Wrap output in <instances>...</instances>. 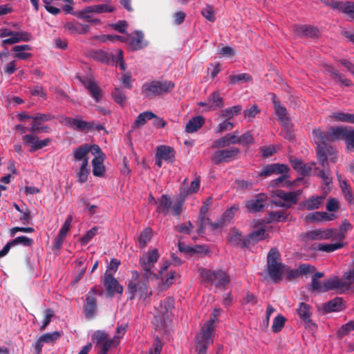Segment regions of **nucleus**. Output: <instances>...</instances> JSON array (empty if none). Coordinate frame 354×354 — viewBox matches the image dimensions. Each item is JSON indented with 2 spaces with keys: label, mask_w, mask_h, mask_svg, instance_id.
<instances>
[{
  "label": "nucleus",
  "mask_w": 354,
  "mask_h": 354,
  "mask_svg": "<svg viewBox=\"0 0 354 354\" xmlns=\"http://www.w3.org/2000/svg\"><path fill=\"white\" fill-rule=\"evenodd\" d=\"M350 131L343 127H332L328 131L322 132L320 129H315L313 131L315 142L317 144V156L322 169L314 167L313 175L320 177L323 183L328 186L333 180L331 171L328 166V157L335 153L333 148L328 145V142L336 140L344 139L346 143L348 149H350L348 136Z\"/></svg>",
  "instance_id": "f257e3e1"
},
{
  "label": "nucleus",
  "mask_w": 354,
  "mask_h": 354,
  "mask_svg": "<svg viewBox=\"0 0 354 354\" xmlns=\"http://www.w3.org/2000/svg\"><path fill=\"white\" fill-rule=\"evenodd\" d=\"M281 254L276 248L270 250L267 257V271L271 279L277 283L281 280L286 266L281 261Z\"/></svg>",
  "instance_id": "f03ea898"
},
{
  "label": "nucleus",
  "mask_w": 354,
  "mask_h": 354,
  "mask_svg": "<svg viewBox=\"0 0 354 354\" xmlns=\"http://www.w3.org/2000/svg\"><path fill=\"white\" fill-rule=\"evenodd\" d=\"M201 274L203 281L210 282L220 288H224L230 281V276L222 270H210L203 269Z\"/></svg>",
  "instance_id": "7ed1b4c3"
},
{
  "label": "nucleus",
  "mask_w": 354,
  "mask_h": 354,
  "mask_svg": "<svg viewBox=\"0 0 354 354\" xmlns=\"http://www.w3.org/2000/svg\"><path fill=\"white\" fill-rule=\"evenodd\" d=\"M97 295H101L97 286H93L86 295L85 304L84 305V313L86 319H92L97 311Z\"/></svg>",
  "instance_id": "20e7f679"
},
{
  "label": "nucleus",
  "mask_w": 354,
  "mask_h": 354,
  "mask_svg": "<svg viewBox=\"0 0 354 354\" xmlns=\"http://www.w3.org/2000/svg\"><path fill=\"white\" fill-rule=\"evenodd\" d=\"M159 258V253L157 249H150L146 254L141 257L139 259V263L144 270V276L145 278H151L152 275L155 276V273L151 271L155 263Z\"/></svg>",
  "instance_id": "39448f33"
},
{
  "label": "nucleus",
  "mask_w": 354,
  "mask_h": 354,
  "mask_svg": "<svg viewBox=\"0 0 354 354\" xmlns=\"http://www.w3.org/2000/svg\"><path fill=\"white\" fill-rule=\"evenodd\" d=\"M138 274L136 277L130 280L128 283L127 293L129 295V299H133L138 294L140 297H147L148 293L147 284L145 280H138Z\"/></svg>",
  "instance_id": "423d86ee"
},
{
  "label": "nucleus",
  "mask_w": 354,
  "mask_h": 354,
  "mask_svg": "<svg viewBox=\"0 0 354 354\" xmlns=\"http://www.w3.org/2000/svg\"><path fill=\"white\" fill-rule=\"evenodd\" d=\"M240 154L239 148L233 147L230 149L216 151L212 156L211 160L215 165H220L223 162H230L236 160Z\"/></svg>",
  "instance_id": "0eeeda50"
},
{
  "label": "nucleus",
  "mask_w": 354,
  "mask_h": 354,
  "mask_svg": "<svg viewBox=\"0 0 354 354\" xmlns=\"http://www.w3.org/2000/svg\"><path fill=\"white\" fill-rule=\"evenodd\" d=\"M115 10V8L106 4H99L91 6L86 7L82 10H79L73 15H75L80 19H84L88 22H96L98 20H91V17L87 14L91 12L103 13V12H112Z\"/></svg>",
  "instance_id": "6e6552de"
},
{
  "label": "nucleus",
  "mask_w": 354,
  "mask_h": 354,
  "mask_svg": "<svg viewBox=\"0 0 354 354\" xmlns=\"http://www.w3.org/2000/svg\"><path fill=\"white\" fill-rule=\"evenodd\" d=\"M59 121L61 124L78 131H91L94 127V122H86L66 116H61Z\"/></svg>",
  "instance_id": "1a4fd4ad"
},
{
  "label": "nucleus",
  "mask_w": 354,
  "mask_h": 354,
  "mask_svg": "<svg viewBox=\"0 0 354 354\" xmlns=\"http://www.w3.org/2000/svg\"><path fill=\"white\" fill-rule=\"evenodd\" d=\"M343 283L337 277L328 279L323 283L319 282L317 279H312L311 288L312 291H318L320 292H327L330 290H339V287Z\"/></svg>",
  "instance_id": "9d476101"
},
{
  "label": "nucleus",
  "mask_w": 354,
  "mask_h": 354,
  "mask_svg": "<svg viewBox=\"0 0 354 354\" xmlns=\"http://www.w3.org/2000/svg\"><path fill=\"white\" fill-rule=\"evenodd\" d=\"M197 104L204 109L202 112L216 110L224 106L223 98L218 91H214L205 102H199Z\"/></svg>",
  "instance_id": "9b49d317"
},
{
  "label": "nucleus",
  "mask_w": 354,
  "mask_h": 354,
  "mask_svg": "<svg viewBox=\"0 0 354 354\" xmlns=\"http://www.w3.org/2000/svg\"><path fill=\"white\" fill-rule=\"evenodd\" d=\"M101 282L104 284L109 297H112L115 293L122 294L123 287L113 276L104 274Z\"/></svg>",
  "instance_id": "f8f14e48"
},
{
  "label": "nucleus",
  "mask_w": 354,
  "mask_h": 354,
  "mask_svg": "<svg viewBox=\"0 0 354 354\" xmlns=\"http://www.w3.org/2000/svg\"><path fill=\"white\" fill-rule=\"evenodd\" d=\"M268 201L266 194L260 193L255 196L254 199L245 202V208L249 213H258L263 209Z\"/></svg>",
  "instance_id": "ddd939ff"
},
{
  "label": "nucleus",
  "mask_w": 354,
  "mask_h": 354,
  "mask_svg": "<svg viewBox=\"0 0 354 354\" xmlns=\"http://www.w3.org/2000/svg\"><path fill=\"white\" fill-rule=\"evenodd\" d=\"M215 329L214 319H209L203 326L199 334L198 339V346L201 347L202 345H205L212 342V337Z\"/></svg>",
  "instance_id": "4468645a"
},
{
  "label": "nucleus",
  "mask_w": 354,
  "mask_h": 354,
  "mask_svg": "<svg viewBox=\"0 0 354 354\" xmlns=\"http://www.w3.org/2000/svg\"><path fill=\"white\" fill-rule=\"evenodd\" d=\"M273 95V104H274V108L275 114L277 117V121L279 123L285 127H288L290 124V118L288 115V111L286 108L281 104V103L279 101H277L274 100L275 95L274 93H272Z\"/></svg>",
  "instance_id": "2eb2a0df"
},
{
  "label": "nucleus",
  "mask_w": 354,
  "mask_h": 354,
  "mask_svg": "<svg viewBox=\"0 0 354 354\" xmlns=\"http://www.w3.org/2000/svg\"><path fill=\"white\" fill-rule=\"evenodd\" d=\"M297 313L301 319H302L306 324V328L310 330H315L316 328V325L313 322L311 319V312H310V306L304 303L301 302L299 305V307L297 309Z\"/></svg>",
  "instance_id": "dca6fc26"
},
{
  "label": "nucleus",
  "mask_w": 354,
  "mask_h": 354,
  "mask_svg": "<svg viewBox=\"0 0 354 354\" xmlns=\"http://www.w3.org/2000/svg\"><path fill=\"white\" fill-rule=\"evenodd\" d=\"M290 168L288 165L280 163H272L266 165L259 174V176L267 177L272 174L288 173Z\"/></svg>",
  "instance_id": "f3484780"
},
{
  "label": "nucleus",
  "mask_w": 354,
  "mask_h": 354,
  "mask_svg": "<svg viewBox=\"0 0 354 354\" xmlns=\"http://www.w3.org/2000/svg\"><path fill=\"white\" fill-rule=\"evenodd\" d=\"M301 194V191L299 189L289 192L281 189L275 192V195L282 199L287 204V208H290L293 205L297 204L299 201V196Z\"/></svg>",
  "instance_id": "a211bd4d"
},
{
  "label": "nucleus",
  "mask_w": 354,
  "mask_h": 354,
  "mask_svg": "<svg viewBox=\"0 0 354 354\" xmlns=\"http://www.w3.org/2000/svg\"><path fill=\"white\" fill-rule=\"evenodd\" d=\"M228 242L233 246L241 248H248V239H244L241 233L235 227L230 229L228 233Z\"/></svg>",
  "instance_id": "6ab92c4d"
},
{
  "label": "nucleus",
  "mask_w": 354,
  "mask_h": 354,
  "mask_svg": "<svg viewBox=\"0 0 354 354\" xmlns=\"http://www.w3.org/2000/svg\"><path fill=\"white\" fill-rule=\"evenodd\" d=\"M136 36H128L126 39V44L130 46L133 50H138L147 46V42L144 41V35L141 31L136 30Z\"/></svg>",
  "instance_id": "aec40b11"
},
{
  "label": "nucleus",
  "mask_w": 354,
  "mask_h": 354,
  "mask_svg": "<svg viewBox=\"0 0 354 354\" xmlns=\"http://www.w3.org/2000/svg\"><path fill=\"white\" fill-rule=\"evenodd\" d=\"M344 301L341 297H335L333 299L324 304L322 310L324 313L340 312L345 309Z\"/></svg>",
  "instance_id": "412c9836"
},
{
  "label": "nucleus",
  "mask_w": 354,
  "mask_h": 354,
  "mask_svg": "<svg viewBox=\"0 0 354 354\" xmlns=\"http://www.w3.org/2000/svg\"><path fill=\"white\" fill-rule=\"evenodd\" d=\"M292 168L302 176H307L313 171V166H315V162H313L310 165H307L300 159L291 157L290 158Z\"/></svg>",
  "instance_id": "4be33fe9"
},
{
  "label": "nucleus",
  "mask_w": 354,
  "mask_h": 354,
  "mask_svg": "<svg viewBox=\"0 0 354 354\" xmlns=\"http://www.w3.org/2000/svg\"><path fill=\"white\" fill-rule=\"evenodd\" d=\"M295 33L300 37L315 38L318 37L319 31L315 26H299L295 28Z\"/></svg>",
  "instance_id": "5701e85b"
},
{
  "label": "nucleus",
  "mask_w": 354,
  "mask_h": 354,
  "mask_svg": "<svg viewBox=\"0 0 354 354\" xmlns=\"http://www.w3.org/2000/svg\"><path fill=\"white\" fill-rule=\"evenodd\" d=\"M155 203L158 205L156 212L159 214L167 215L171 206V197L167 194H163L159 198Z\"/></svg>",
  "instance_id": "b1692460"
},
{
  "label": "nucleus",
  "mask_w": 354,
  "mask_h": 354,
  "mask_svg": "<svg viewBox=\"0 0 354 354\" xmlns=\"http://www.w3.org/2000/svg\"><path fill=\"white\" fill-rule=\"evenodd\" d=\"M156 157L166 161L173 162L175 158V151L172 147L160 145L157 147Z\"/></svg>",
  "instance_id": "393cba45"
},
{
  "label": "nucleus",
  "mask_w": 354,
  "mask_h": 354,
  "mask_svg": "<svg viewBox=\"0 0 354 354\" xmlns=\"http://www.w3.org/2000/svg\"><path fill=\"white\" fill-rule=\"evenodd\" d=\"M23 140L24 142L31 145L32 150L35 151L41 149L48 145L50 140L46 138L43 140L36 139L35 137L32 134H28L24 136Z\"/></svg>",
  "instance_id": "a878e982"
},
{
  "label": "nucleus",
  "mask_w": 354,
  "mask_h": 354,
  "mask_svg": "<svg viewBox=\"0 0 354 354\" xmlns=\"http://www.w3.org/2000/svg\"><path fill=\"white\" fill-rule=\"evenodd\" d=\"M325 70L330 74V75L333 77V79L341 83V86H351V81L348 79L344 78V75L340 74L337 69H335L333 66L328 64L324 65Z\"/></svg>",
  "instance_id": "bb28decb"
},
{
  "label": "nucleus",
  "mask_w": 354,
  "mask_h": 354,
  "mask_svg": "<svg viewBox=\"0 0 354 354\" xmlns=\"http://www.w3.org/2000/svg\"><path fill=\"white\" fill-rule=\"evenodd\" d=\"M156 117V114L151 111H144L140 113L132 124L133 129H139L146 124L148 120Z\"/></svg>",
  "instance_id": "cd10ccee"
},
{
  "label": "nucleus",
  "mask_w": 354,
  "mask_h": 354,
  "mask_svg": "<svg viewBox=\"0 0 354 354\" xmlns=\"http://www.w3.org/2000/svg\"><path fill=\"white\" fill-rule=\"evenodd\" d=\"M324 197L317 196L312 197L309 199L302 202L300 204L301 208L306 210H314L319 207L320 205L323 203Z\"/></svg>",
  "instance_id": "c85d7f7f"
},
{
  "label": "nucleus",
  "mask_w": 354,
  "mask_h": 354,
  "mask_svg": "<svg viewBox=\"0 0 354 354\" xmlns=\"http://www.w3.org/2000/svg\"><path fill=\"white\" fill-rule=\"evenodd\" d=\"M204 122L205 119L203 116L198 115L194 117L187 123L185 130L187 133H194L201 129Z\"/></svg>",
  "instance_id": "c756f323"
},
{
  "label": "nucleus",
  "mask_w": 354,
  "mask_h": 354,
  "mask_svg": "<svg viewBox=\"0 0 354 354\" xmlns=\"http://www.w3.org/2000/svg\"><path fill=\"white\" fill-rule=\"evenodd\" d=\"M104 158L95 156L92 160L93 174L97 177H102L105 173V167L103 165Z\"/></svg>",
  "instance_id": "7c9ffc66"
},
{
  "label": "nucleus",
  "mask_w": 354,
  "mask_h": 354,
  "mask_svg": "<svg viewBox=\"0 0 354 354\" xmlns=\"http://www.w3.org/2000/svg\"><path fill=\"white\" fill-rule=\"evenodd\" d=\"M89 148L90 147H88L86 144H85L75 149L73 151L75 160H82V162H84L85 160H86L88 162Z\"/></svg>",
  "instance_id": "2f4dec72"
},
{
  "label": "nucleus",
  "mask_w": 354,
  "mask_h": 354,
  "mask_svg": "<svg viewBox=\"0 0 354 354\" xmlns=\"http://www.w3.org/2000/svg\"><path fill=\"white\" fill-rule=\"evenodd\" d=\"M65 28L73 34H86L89 30V26L80 23L67 22Z\"/></svg>",
  "instance_id": "473e14b6"
},
{
  "label": "nucleus",
  "mask_w": 354,
  "mask_h": 354,
  "mask_svg": "<svg viewBox=\"0 0 354 354\" xmlns=\"http://www.w3.org/2000/svg\"><path fill=\"white\" fill-rule=\"evenodd\" d=\"M337 11L347 15L354 20V1H339Z\"/></svg>",
  "instance_id": "72a5a7b5"
},
{
  "label": "nucleus",
  "mask_w": 354,
  "mask_h": 354,
  "mask_svg": "<svg viewBox=\"0 0 354 354\" xmlns=\"http://www.w3.org/2000/svg\"><path fill=\"white\" fill-rule=\"evenodd\" d=\"M153 236V230L151 227L144 229L138 239L139 247L144 248Z\"/></svg>",
  "instance_id": "f704fd0d"
},
{
  "label": "nucleus",
  "mask_w": 354,
  "mask_h": 354,
  "mask_svg": "<svg viewBox=\"0 0 354 354\" xmlns=\"http://www.w3.org/2000/svg\"><path fill=\"white\" fill-rule=\"evenodd\" d=\"M242 111V106L241 105H235L232 107H229L223 109L221 112V115L223 118L230 120L234 115H239Z\"/></svg>",
  "instance_id": "c9c22d12"
},
{
  "label": "nucleus",
  "mask_w": 354,
  "mask_h": 354,
  "mask_svg": "<svg viewBox=\"0 0 354 354\" xmlns=\"http://www.w3.org/2000/svg\"><path fill=\"white\" fill-rule=\"evenodd\" d=\"M268 235V234L266 233L265 229L263 227L255 230L248 235V244L250 243V241L258 242L259 241L263 240L266 238Z\"/></svg>",
  "instance_id": "e433bc0d"
},
{
  "label": "nucleus",
  "mask_w": 354,
  "mask_h": 354,
  "mask_svg": "<svg viewBox=\"0 0 354 354\" xmlns=\"http://www.w3.org/2000/svg\"><path fill=\"white\" fill-rule=\"evenodd\" d=\"M252 81V77L249 73H240L229 76L230 84H239L241 82H249Z\"/></svg>",
  "instance_id": "4c0bfd02"
},
{
  "label": "nucleus",
  "mask_w": 354,
  "mask_h": 354,
  "mask_svg": "<svg viewBox=\"0 0 354 354\" xmlns=\"http://www.w3.org/2000/svg\"><path fill=\"white\" fill-rule=\"evenodd\" d=\"M331 118L335 119V120L340 121L342 122L354 124V114L342 112H335L331 115Z\"/></svg>",
  "instance_id": "58836bf2"
},
{
  "label": "nucleus",
  "mask_w": 354,
  "mask_h": 354,
  "mask_svg": "<svg viewBox=\"0 0 354 354\" xmlns=\"http://www.w3.org/2000/svg\"><path fill=\"white\" fill-rule=\"evenodd\" d=\"M169 90H142L141 95L144 98L153 99L156 97H164Z\"/></svg>",
  "instance_id": "ea45409f"
},
{
  "label": "nucleus",
  "mask_w": 354,
  "mask_h": 354,
  "mask_svg": "<svg viewBox=\"0 0 354 354\" xmlns=\"http://www.w3.org/2000/svg\"><path fill=\"white\" fill-rule=\"evenodd\" d=\"M260 113L261 109L257 104H254L244 110V118L248 121H252Z\"/></svg>",
  "instance_id": "a19ab883"
},
{
  "label": "nucleus",
  "mask_w": 354,
  "mask_h": 354,
  "mask_svg": "<svg viewBox=\"0 0 354 354\" xmlns=\"http://www.w3.org/2000/svg\"><path fill=\"white\" fill-rule=\"evenodd\" d=\"M88 162L85 160L84 162L82 163L80 170L77 173V180L80 183H83L87 181L88 176L89 174V169H88Z\"/></svg>",
  "instance_id": "79ce46f5"
},
{
  "label": "nucleus",
  "mask_w": 354,
  "mask_h": 354,
  "mask_svg": "<svg viewBox=\"0 0 354 354\" xmlns=\"http://www.w3.org/2000/svg\"><path fill=\"white\" fill-rule=\"evenodd\" d=\"M339 281L342 282V286L339 287V289L346 288L348 290L351 284L354 283V273L349 270L344 274L343 278L339 279Z\"/></svg>",
  "instance_id": "37998d69"
},
{
  "label": "nucleus",
  "mask_w": 354,
  "mask_h": 354,
  "mask_svg": "<svg viewBox=\"0 0 354 354\" xmlns=\"http://www.w3.org/2000/svg\"><path fill=\"white\" fill-rule=\"evenodd\" d=\"M344 244L341 243H319L317 248L320 251L331 252L343 248Z\"/></svg>",
  "instance_id": "c03bdc74"
},
{
  "label": "nucleus",
  "mask_w": 354,
  "mask_h": 354,
  "mask_svg": "<svg viewBox=\"0 0 354 354\" xmlns=\"http://www.w3.org/2000/svg\"><path fill=\"white\" fill-rule=\"evenodd\" d=\"M174 86H175L174 83H173L172 82L153 81L146 88H152V89L173 88L174 87Z\"/></svg>",
  "instance_id": "a18cd8bd"
},
{
  "label": "nucleus",
  "mask_w": 354,
  "mask_h": 354,
  "mask_svg": "<svg viewBox=\"0 0 354 354\" xmlns=\"http://www.w3.org/2000/svg\"><path fill=\"white\" fill-rule=\"evenodd\" d=\"M92 340L96 343L97 345L102 344L106 342L111 341L109 339V335L106 333L102 330H97L92 335Z\"/></svg>",
  "instance_id": "49530a36"
},
{
  "label": "nucleus",
  "mask_w": 354,
  "mask_h": 354,
  "mask_svg": "<svg viewBox=\"0 0 354 354\" xmlns=\"http://www.w3.org/2000/svg\"><path fill=\"white\" fill-rule=\"evenodd\" d=\"M92 57L99 62L109 63L111 55L102 50H97L92 52Z\"/></svg>",
  "instance_id": "de8ad7c7"
},
{
  "label": "nucleus",
  "mask_w": 354,
  "mask_h": 354,
  "mask_svg": "<svg viewBox=\"0 0 354 354\" xmlns=\"http://www.w3.org/2000/svg\"><path fill=\"white\" fill-rule=\"evenodd\" d=\"M238 209L239 205H234L230 208L225 210L221 218L222 222H223L224 224L227 222H229L231 219L234 218V214L238 211Z\"/></svg>",
  "instance_id": "09e8293b"
},
{
  "label": "nucleus",
  "mask_w": 354,
  "mask_h": 354,
  "mask_svg": "<svg viewBox=\"0 0 354 354\" xmlns=\"http://www.w3.org/2000/svg\"><path fill=\"white\" fill-rule=\"evenodd\" d=\"M269 218L274 222L285 221L288 215L282 210L272 211L268 213Z\"/></svg>",
  "instance_id": "8fccbe9b"
},
{
  "label": "nucleus",
  "mask_w": 354,
  "mask_h": 354,
  "mask_svg": "<svg viewBox=\"0 0 354 354\" xmlns=\"http://www.w3.org/2000/svg\"><path fill=\"white\" fill-rule=\"evenodd\" d=\"M286 319L283 316L278 315L274 319L272 329L274 333H278L283 328Z\"/></svg>",
  "instance_id": "3c124183"
},
{
  "label": "nucleus",
  "mask_w": 354,
  "mask_h": 354,
  "mask_svg": "<svg viewBox=\"0 0 354 354\" xmlns=\"http://www.w3.org/2000/svg\"><path fill=\"white\" fill-rule=\"evenodd\" d=\"M354 330V321H350L345 324H343L337 331V336L342 338L347 335L349 332Z\"/></svg>",
  "instance_id": "603ef678"
},
{
  "label": "nucleus",
  "mask_w": 354,
  "mask_h": 354,
  "mask_svg": "<svg viewBox=\"0 0 354 354\" xmlns=\"http://www.w3.org/2000/svg\"><path fill=\"white\" fill-rule=\"evenodd\" d=\"M77 77L82 82L86 88H100L97 82H95L91 76L84 77L77 76Z\"/></svg>",
  "instance_id": "864d4df0"
},
{
  "label": "nucleus",
  "mask_w": 354,
  "mask_h": 354,
  "mask_svg": "<svg viewBox=\"0 0 354 354\" xmlns=\"http://www.w3.org/2000/svg\"><path fill=\"white\" fill-rule=\"evenodd\" d=\"M202 15L208 21L214 22L216 20L214 8L212 6L207 5L201 10Z\"/></svg>",
  "instance_id": "5fc2aeb1"
},
{
  "label": "nucleus",
  "mask_w": 354,
  "mask_h": 354,
  "mask_svg": "<svg viewBox=\"0 0 354 354\" xmlns=\"http://www.w3.org/2000/svg\"><path fill=\"white\" fill-rule=\"evenodd\" d=\"M163 305L165 310L157 312L155 315L156 317H164L169 311L171 310V309L174 308L173 300L170 298H166L163 301Z\"/></svg>",
  "instance_id": "6e6d98bb"
},
{
  "label": "nucleus",
  "mask_w": 354,
  "mask_h": 354,
  "mask_svg": "<svg viewBox=\"0 0 354 354\" xmlns=\"http://www.w3.org/2000/svg\"><path fill=\"white\" fill-rule=\"evenodd\" d=\"M239 145L248 146L254 142L253 135L250 131H247L239 137Z\"/></svg>",
  "instance_id": "4d7b16f0"
},
{
  "label": "nucleus",
  "mask_w": 354,
  "mask_h": 354,
  "mask_svg": "<svg viewBox=\"0 0 354 354\" xmlns=\"http://www.w3.org/2000/svg\"><path fill=\"white\" fill-rule=\"evenodd\" d=\"M13 246L21 244L24 246H31L33 243V240L25 236H17V238L11 240Z\"/></svg>",
  "instance_id": "13d9d810"
},
{
  "label": "nucleus",
  "mask_w": 354,
  "mask_h": 354,
  "mask_svg": "<svg viewBox=\"0 0 354 354\" xmlns=\"http://www.w3.org/2000/svg\"><path fill=\"white\" fill-rule=\"evenodd\" d=\"M120 265V261L115 258L111 259L109 264L107 266L106 270L104 274H111L113 276V274L118 270L119 266Z\"/></svg>",
  "instance_id": "bf43d9fd"
},
{
  "label": "nucleus",
  "mask_w": 354,
  "mask_h": 354,
  "mask_svg": "<svg viewBox=\"0 0 354 354\" xmlns=\"http://www.w3.org/2000/svg\"><path fill=\"white\" fill-rule=\"evenodd\" d=\"M72 221H73V216L68 215L67 218L66 219L64 225H62V228L60 229V230L58 233V235H59L60 236H62L64 239L66 238V234L70 230Z\"/></svg>",
  "instance_id": "052dcab7"
},
{
  "label": "nucleus",
  "mask_w": 354,
  "mask_h": 354,
  "mask_svg": "<svg viewBox=\"0 0 354 354\" xmlns=\"http://www.w3.org/2000/svg\"><path fill=\"white\" fill-rule=\"evenodd\" d=\"M60 337L61 334L57 331H55L53 333H48L42 335L41 336V340L44 341L45 343H51L58 339Z\"/></svg>",
  "instance_id": "680f3d73"
},
{
  "label": "nucleus",
  "mask_w": 354,
  "mask_h": 354,
  "mask_svg": "<svg viewBox=\"0 0 354 354\" xmlns=\"http://www.w3.org/2000/svg\"><path fill=\"white\" fill-rule=\"evenodd\" d=\"M229 139L227 136L225 135L223 137H221L216 140H214L212 143V148L214 149H221L225 148L230 145Z\"/></svg>",
  "instance_id": "e2e57ef3"
},
{
  "label": "nucleus",
  "mask_w": 354,
  "mask_h": 354,
  "mask_svg": "<svg viewBox=\"0 0 354 354\" xmlns=\"http://www.w3.org/2000/svg\"><path fill=\"white\" fill-rule=\"evenodd\" d=\"M97 231V227H93L91 230H89L86 232V234L81 238L80 242H81L82 245H86L93 238V236L96 234Z\"/></svg>",
  "instance_id": "0e129e2a"
},
{
  "label": "nucleus",
  "mask_w": 354,
  "mask_h": 354,
  "mask_svg": "<svg viewBox=\"0 0 354 354\" xmlns=\"http://www.w3.org/2000/svg\"><path fill=\"white\" fill-rule=\"evenodd\" d=\"M54 316V311L51 308H47L44 310V317L43 319L42 325L41 326V330L45 329V328L51 322L52 317Z\"/></svg>",
  "instance_id": "69168bd1"
},
{
  "label": "nucleus",
  "mask_w": 354,
  "mask_h": 354,
  "mask_svg": "<svg viewBox=\"0 0 354 354\" xmlns=\"http://www.w3.org/2000/svg\"><path fill=\"white\" fill-rule=\"evenodd\" d=\"M111 95L114 98V100L122 106L125 104L127 97L121 90H115V92L111 93Z\"/></svg>",
  "instance_id": "338daca9"
},
{
  "label": "nucleus",
  "mask_w": 354,
  "mask_h": 354,
  "mask_svg": "<svg viewBox=\"0 0 354 354\" xmlns=\"http://www.w3.org/2000/svg\"><path fill=\"white\" fill-rule=\"evenodd\" d=\"M162 343L159 338H156L153 347L149 350L148 354H160L162 349Z\"/></svg>",
  "instance_id": "774afa93"
}]
</instances>
